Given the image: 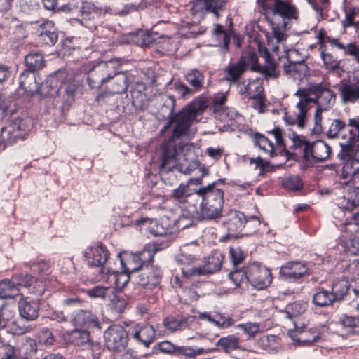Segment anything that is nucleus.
Instances as JSON below:
<instances>
[{
  "instance_id": "obj_1",
  "label": "nucleus",
  "mask_w": 359,
  "mask_h": 359,
  "mask_svg": "<svg viewBox=\"0 0 359 359\" xmlns=\"http://www.w3.org/2000/svg\"><path fill=\"white\" fill-rule=\"evenodd\" d=\"M172 107H174L172 106ZM207 107L205 100L198 99L184 107L180 112L173 114V108L169 115V120L161 129V133H170L169 139L161 144L162 154L161 162V172H169L177 169L184 174H189L198 166V161L191 164L187 163H177L178 149L182 150L184 144L181 139L189 137L191 135L190 127L197 115L203 111Z\"/></svg>"
},
{
  "instance_id": "obj_2",
  "label": "nucleus",
  "mask_w": 359,
  "mask_h": 359,
  "mask_svg": "<svg viewBox=\"0 0 359 359\" xmlns=\"http://www.w3.org/2000/svg\"><path fill=\"white\" fill-rule=\"evenodd\" d=\"M339 144L340 151L337 157L343 165V173L353 176L358 171L353 164L359 162V116L348 119V133L341 135Z\"/></svg>"
},
{
  "instance_id": "obj_3",
  "label": "nucleus",
  "mask_w": 359,
  "mask_h": 359,
  "mask_svg": "<svg viewBox=\"0 0 359 359\" xmlns=\"http://www.w3.org/2000/svg\"><path fill=\"white\" fill-rule=\"evenodd\" d=\"M213 182L196 191L201 198L200 211L203 218L212 219L221 216L224 204V191Z\"/></svg>"
},
{
  "instance_id": "obj_4",
  "label": "nucleus",
  "mask_w": 359,
  "mask_h": 359,
  "mask_svg": "<svg viewBox=\"0 0 359 359\" xmlns=\"http://www.w3.org/2000/svg\"><path fill=\"white\" fill-rule=\"evenodd\" d=\"M121 65L120 59H112L100 62H90L83 66L87 73V81L92 88H99L117 74L118 67Z\"/></svg>"
},
{
  "instance_id": "obj_5",
  "label": "nucleus",
  "mask_w": 359,
  "mask_h": 359,
  "mask_svg": "<svg viewBox=\"0 0 359 359\" xmlns=\"http://www.w3.org/2000/svg\"><path fill=\"white\" fill-rule=\"evenodd\" d=\"M260 224L257 217L247 219L243 213L231 210L228 214L227 219L224 222V226L228 231V235L233 237L238 236H249L257 230Z\"/></svg>"
},
{
  "instance_id": "obj_6",
  "label": "nucleus",
  "mask_w": 359,
  "mask_h": 359,
  "mask_svg": "<svg viewBox=\"0 0 359 359\" xmlns=\"http://www.w3.org/2000/svg\"><path fill=\"white\" fill-rule=\"evenodd\" d=\"M259 70L258 57L255 52L248 50L234 62H230L224 69V79L230 83H240L239 81L247 69Z\"/></svg>"
},
{
  "instance_id": "obj_7",
  "label": "nucleus",
  "mask_w": 359,
  "mask_h": 359,
  "mask_svg": "<svg viewBox=\"0 0 359 359\" xmlns=\"http://www.w3.org/2000/svg\"><path fill=\"white\" fill-rule=\"evenodd\" d=\"M302 90L307 95L309 103L316 104L317 109L327 111L335 103V93L323 83H311Z\"/></svg>"
},
{
  "instance_id": "obj_8",
  "label": "nucleus",
  "mask_w": 359,
  "mask_h": 359,
  "mask_svg": "<svg viewBox=\"0 0 359 359\" xmlns=\"http://www.w3.org/2000/svg\"><path fill=\"white\" fill-rule=\"evenodd\" d=\"M294 95L299 97V101L295 105L294 109L291 111H285L283 120L287 125H297L299 128L303 129L306 127L308 121V112L311 109L307 95L299 88Z\"/></svg>"
},
{
  "instance_id": "obj_9",
  "label": "nucleus",
  "mask_w": 359,
  "mask_h": 359,
  "mask_svg": "<svg viewBox=\"0 0 359 359\" xmlns=\"http://www.w3.org/2000/svg\"><path fill=\"white\" fill-rule=\"evenodd\" d=\"M247 281L252 287L258 290H263L269 286L272 282L270 270L265 266L252 263L247 267Z\"/></svg>"
},
{
  "instance_id": "obj_10",
  "label": "nucleus",
  "mask_w": 359,
  "mask_h": 359,
  "mask_svg": "<svg viewBox=\"0 0 359 359\" xmlns=\"http://www.w3.org/2000/svg\"><path fill=\"white\" fill-rule=\"evenodd\" d=\"M224 256L219 251L212 252V255L205 258L203 266L182 268V273L186 277L204 275L207 273H212L221 269Z\"/></svg>"
},
{
  "instance_id": "obj_11",
  "label": "nucleus",
  "mask_w": 359,
  "mask_h": 359,
  "mask_svg": "<svg viewBox=\"0 0 359 359\" xmlns=\"http://www.w3.org/2000/svg\"><path fill=\"white\" fill-rule=\"evenodd\" d=\"M106 346L114 351L125 349L128 341V332L121 325L114 324L108 327L104 333Z\"/></svg>"
},
{
  "instance_id": "obj_12",
  "label": "nucleus",
  "mask_w": 359,
  "mask_h": 359,
  "mask_svg": "<svg viewBox=\"0 0 359 359\" xmlns=\"http://www.w3.org/2000/svg\"><path fill=\"white\" fill-rule=\"evenodd\" d=\"M263 8H271L273 14L284 19H297L299 12L295 6L281 0H257Z\"/></svg>"
},
{
  "instance_id": "obj_13",
  "label": "nucleus",
  "mask_w": 359,
  "mask_h": 359,
  "mask_svg": "<svg viewBox=\"0 0 359 359\" xmlns=\"http://www.w3.org/2000/svg\"><path fill=\"white\" fill-rule=\"evenodd\" d=\"M337 205L343 210L352 211L359 206V188L346 183L343 187V195L337 199Z\"/></svg>"
},
{
  "instance_id": "obj_14",
  "label": "nucleus",
  "mask_w": 359,
  "mask_h": 359,
  "mask_svg": "<svg viewBox=\"0 0 359 359\" xmlns=\"http://www.w3.org/2000/svg\"><path fill=\"white\" fill-rule=\"evenodd\" d=\"M162 273L158 267H146L139 274L137 284L147 290H154L160 285Z\"/></svg>"
},
{
  "instance_id": "obj_15",
  "label": "nucleus",
  "mask_w": 359,
  "mask_h": 359,
  "mask_svg": "<svg viewBox=\"0 0 359 359\" xmlns=\"http://www.w3.org/2000/svg\"><path fill=\"white\" fill-rule=\"evenodd\" d=\"M85 257L88 264L94 266H102L108 259V251L102 244H97L95 246L87 248L85 251ZM107 269L102 267L100 272L105 273Z\"/></svg>"
},
{
  "instance_id": "obj_16",
  "label": "nucleus",
  "mask_w": 359,
  "mask_h": 359,
  "mask_svg": "<svg viewBox=\"0 0 359 359\" xmlns=\"http://www.w3.org/2000/svg\"><path fill=\"white\" fill-rule=\"evenodd\" d=\"M307 265L302 262H288L281 266L280 276L288 281H296L308 273Z\"/></svg>"
},
{
  "instance_id": "obj_17",
  "label": "nucleus",
  "mask_w": 359,
  "mask_h": 359,
  "mask_svg": "<svg viewBox=\"0 0 359 359\" xmlns=\"http://www.w3.org/2000/svg\"><path fill=\"white\" fill-rule=\"evenodd\" d=\"M339 92L341 100L344 104L359 103V79L342 81Z\"/></svg>"
},
{
  "instance_id": "obj_18",
  "label": "nucleus",
  "mask_w": 359,
  "mask_h": 359,
  "mask_svg": "<svg viewBox=\"0 0 359 359\" xmlns=\"http://www.w3.org/2000/svg\"><path fill=\"white\" fill-rule=\"evenodd\" d=\"M332 153V149L325 142L318 140L310 144L309 149H306V158L310 156L316 161L321 162L327 160Z\"/></svg>"
},
{
  "instance_id": "obj_19",
  "label": "nucleus",
  "mask_w": 359,
  "mask_h": 359,
  "mask_svg": "<svg viewBox=\"0 0 359 359\" xmlns=\"http://www.w3.org/2000/svg\"><path fill=\"white\" fill-rule=\"evenodd\" d=\"M71 322L74 326L87 328H101L97 317L90 311L79 310L74 313Z\"/></svg>"
},
{
  "instance_id": "obj_20",
  "label": "nucleus",
  "mask_w": 359,
  "mask_h": 359,
  "mask_svg": "<svg viewBox=\"0 0 359 359\" xmlns=\"http://www.w3.org/2000/svg\"><path fill=\"white\" fill-rule=\"evenodd\" d=\"M39 300L31 299L28 297L20 299L18 310L20 316L27 320L36 319L39 313Z\"/></svg>"
},
{
  "instance_id": "obj_21",
  "label": "nucleus",
  "mask_w": 359,
  "mask_h": 359,
  "mask_svg": "<svg viewBox=\"0 0 359 359\" xmlns=\"http://www.w3.org/2000/svg\"><path fill=\"white\" fill-rule=\"evenodd\" d=\"M324 39L332 47L342 50L344 55L352 57L355 61L359 62V46L355 42L344 44L338 38L325 36Z\"/></svg>"
},
{
  "instance_id": "obj_22",
  "label": "nucleus",
  "mask_w": 359,
  "mask_h": 359,
  "mask_svg": "<svg viewBox=\"0 0 359 359\" xmlns=\"http://www.w3.org/2000/svg\"><path fill=\"white\" fill-rule=\"evenodd\" d=\"M292 340L300 346H310L320 339L319 332L315 329L304 327L290 334Z\"/></svg>"
},
{
  "instance_id": "obj_23",
  "label": "nucleus",
  "mask_w": 359,
  "mask_h": 359,
  "mask_svg": "<svg viewBox=\"0 0 359 359\" xmlns=\"http://www.w3.org/2000/svg\"><path fill=\"white\" fill-rule=\"evenodd\" d=\"M345 18L342 20L344 28L353 27L359 29V1L352 0L344 8Z\"/></svg>"
},
{
  "instance_id": "obj_24",
  "label": "nucleus",
  "mask_w": 359,
  "mask_h": 359,
  "mask_svg": "<svg viewBox=\"0 0 359 359\" xmlns=\"http://www.w3.org/2000/svg\"><path fill=\"white\" fill-rule=\"evenodd\" d=\"M36 34L46 44L53 45L57 41V30L52 21L46 20L41 23L36 30Z\"/></svg>"
},
{
  "instance_id": "obj_25",
  "label": "nucleus",
  "mask_w": 359,
  "mask_h": 359,
  "mask_svg": "<svg viewBox=\"0 0 359 359\" xmlns=\"http://www.w3.org/2000/svg\"><path fill=\"white\" fill-rule=\"evenodd\" d=\"M133 338L148 346L154 340L155 331L153 327L148 324H138L134 327Z\"/></svg>"
},
{
  "instance_id": "obj_26",
  "label": "nucleus",
  "mask_w": 359,
  "mask_h": 359,
  "mask_svg": "<svg viewBox=\"0 0 359 359\" xmlns=\"http://www.w3.org/2000/svg\"><path fill=\"white\" fill-rule=\"evenodd\" d=\"M216 351L222 350L226 353L236 350H242L240 338L234 334H229L220 338L216 342Z\"/></svg>"
},
{
  "instance_id": "obj_27",
  "label": "nucleus",
  "mask_w": 359,
  "mask_h": 359,
  "mask_svg": "<svg viewBox=\"0 0 359 359\" xmlns=\"http://www.w3.org/2000/svg\"><path fill=\"white\" fill-rule=\"evenodd\" d=\"M119 257L123 269L128 273L135 272L143 266L137 253L125 252L120 254Z\"/></svg>"
},
{
  "instance_id": "obj_28",
  "label": "nucleus",
  "mask_w": 359,
  "mask_h": 359,
  "mask_svg": "<svg viewBox=\"0 0 359 359\" xmlns=\"http://www.w3.org/2000/svg\"><path fill=\"white\" fill-rule=\"evenodd\" d=\"M240 94L245 95L246 97L251 98L264 92V88L259 80L250 81L246 84L244 81L238 83Z\"/></svg>"
},
{
  "instance_id": "obj_29",
  "label": "nucleus",
  "mask_w": 359,
  "mask_h": 359,
  "mask_svg": "<svg viewBox=\"0 0 359 359\" xmlns=\"http://www.w3.org/2000/svg\"><path fill=\"white\" fill-rule=\"evenodd\" d=\"M196 190L191 189L188 184H182L174 189L172 198L181 203H189L197 197Z\"/></svg>"
},
{
  "instance_id": "obj_30",
  "label": "nucleus",
  "mask_w": 359,
  "mask_h": 359,
  "mask_svg": "<svg viewBox=\"0 0 359 359\" xmlns=\"http://www.w3.org/2000/svg\"><path fill=\"white\" fill-rule=\"evenodd\" d=\"M283 72L294 80L302 81L309 74V68L305 63L285 64Z\"/></svg>"
},
{
  "instance_id": "obj_31",
  "label": "nucleus",
  "mask_w": 359,
  "mask_h": 359,
  "mask_svg": "<svg viewBox=\"0 0 359 359\" xmlns=\"http://www.w3.org/2000/svg\"><path fill=\"white\" fill-rule=\"evenodd\" d=\"M27 122H29V120L14 119L6 126V130L4 132L5 135H8L11 133H15V137L24 139L27 132L29 130V125L27 124Z\"/></svg>"
},
{
  "instance_id": "obj_32",
  "label": "nucleus",
  "mask_w": 359,
  "mask_h": 359,
  "mask_svg": "<svg viewBox=\"0 0 359 359\" xmlns=\"http://www.w3.org/2000/svg\"><path fill=\"white\" fill-rule=\"evenodd\" d=\"M184 79L193 88L194 91H199L204 87V73L198 69L193 68L189 69L186 73Z\"/></svg>"
},
{
  "instance_id": "obj_33",
  "label": "nucleus",
  "mask_w": 359,
  "mask_h": 359,
  "mask_svg": "<svg viewBox=\"0 0 359 359\" xmlns=\"http://www.w3.org/2000/svg\"><path fill=\"white\" fill-rule=\"evenodd\" d=\"M350 290V284L347 279L341 278L333 282L330 292L335 302L341 301L347 295Z\"/></svg>"
},
{
  "instance_id": "obj_34",
  "label": "nucleus",
  "mask_w": 359,
  "mask_h": 359,
  "mask_svg": "<svg viewBox=\"0 0 359 359\" xmlns=\"http://www.w3.org/2000/svg\"><path fill=\"white\" fill-rule=\"evenodd\" d=\"M163 325L170 332H175L188 327L187 319L182 316H170L163 320Z\"/></svg>"
},
{
  "instance_id": "obj_35",
  "label": "nucleus",
  "mask_w": 359,
  "mask_h": 359,
  "mask_svg": "<svg viewBox=\"0 0 359 359\" xmlns=\"http://www.w3.org/2000/svg\"><path fill=\"white\" fill-rule=\"evenodd\" d=\"M20 294V288L16 285L13 278L4 279L0 282V298L4 300L14 298Z\"/></svg>"
},
{
  "instance_id": "obj_36",
  "label": "nucleus",
  "mask_w": 359,
  "mask_h": 359,
  "mask_svg": "<svg viewBox=\"0 0 359 359\" xmlns=\"http://www.w3.org/2000/svg\"><path fill=\"white\" fill-rule=\"evenodd\" d=\"M330 290L319 288L313 295L312 302L319 307L331 306L335 302Z\"/></svg>"
},
{
  "instance_id": "obj_37",
  "label": "nucleus",
  "mask_w": 359,
  "mask_h": 359,
  "mask_svg": "<svg viewBox=\"0 0 359 359\" xmlns=\"http://www.w3.org/2000/svg\"><path fill=\"white\" fill-rule=\"evenodd\" d=\"M67 340L74 346L85 348L86 345L89 344L90 334L86 330L75 329L67 333Z\"/></svg>"
},
{
  "instance_id": "obj_38",
  "label": "nucleus",
  "mask_w": 359,
  "mask_h": 359,
  "mask_svg": "<svg viewBox=\"0 0 359 359\" xmlns=\"http://www.w3.org/2000/svg\"><path fill=\"white\" fill-rule=\"evenodd\" d=\"M15 306L0 298V327H5L15 316Z\"/></svg>"
},
{
  "instance_id": "obj_39",
  "label": "nucleus",
  "mask_w": 359,
  "mask_h": 359,
  "mask_svg": "<svg viewBox=\"0 0 359 359\" xmlns=\"http://www.w3.org/2000/svg\"><path fill=\"white\" fill-rule=\"evenodd\" d=\"M216 351V348H194L193 346H177V353L178 355H183L188 358H196V356L212 353Z\"/></svg>"
},
{
  "instance_id": "obj_40",
  "label": "nucleus",
  "mask_w": 359,
  "mask_h": 359,
  "mask_svg": "<svg viewBox=\"0 0 359 359\" xmlns=\"http://www.w3.org/2000/svg\"><path fill=\"white\" fill-rule=\"evenodd\" d=\"M27 70L33 72L42 69L45 65V60L41 53L32 52L26 55L25 59Z\"/></svg>"
},
{
  "instance_id": "obj_41",
  "label": "nucleus",
  "mask_w": 359,
  "mask_h": 359,
  "mask_svg": "<svg viewBox=\"0 0 359 359\" xmlns=\"http://www.w3.org/2000/svg\"><path fill=\"white\" fill-rule=\"evenodd\" d=\"M115 289L109 286L97 285L86 291V294L91 298H101L102 299H111L114 295Z\"/></svg>"
},
{
  "instance_id": "obj_42",
  "label": "nucleus",
  "mask_w": 359,
  "mask_h": 359,
  "mask_svg": "<svg viewBox=\"0 0 359 359\" xmlns=\"http://www.w3.org/2000/svg\"><path fill=\"white\" fill-rule=\"evenodd\" d=\"M80 11L83 20H94L102 15L101 8L90 2L83 3Z\"/></svg>"
},
{
  "instance_id": "obj_43",
  "label": "nucleus",
  "mask_w": 359,
  "mask_h": 359,
  "mask_svg": "<svg viewBox=\"0 0 359 359\" xmlns=\"http://www.w3.org/2000/svg\"><path fill=\"white\" fill-rule=\"evenodd\" d=\"M105 273L107 274V282H114L117 288H123L130 280V273L126 271L122 273H117L107 269Z\"/></svg>"
},
{
  "instance_id": "obj_44",
  "label": "nucleus",
  "mask_w": 359,
  "mask_h": 359,
  "mask_svg": "<svg viewBox=\"0 0 359 359\" xmlns=\"http://www.w3.org/2000/svg\"><path fill=\"white\" fill-rule=\"evenodd\" d=\"M348 127V123L339 118H335L331 122L329 128L326 133V135L329 139L341 138V135L345 133L342 131L346 127ZM348 131L346 133H347Z\"/></svg>"
},
{
  "instance_id": "obj_45",
  "label": "nucleus",
  "mask_w": 359,
  "mask_h": 359,
  "mask_svg": "<svg viewBox=\"0 0 359 359\" xmlns=\"http://www.w3.org/2000/svg\"><path fill=\"white\" fill-rule=\"evenodd\" d=\"M20 86L25 91L32 92L36 88V82L33 72L25 70L20 74Z\"/></svg>"
},
{
  "instance_id": "obj_46",
  "label": "nucleus",
  "mask_w": 359,
  "mask_h": 359,
  "mask_svg": "<svg viewBox=\"0 0 359 359\" xmlns=\"http://www.w3.org/2000/svg\"><path fill=\"white\" fill-rule=\"evenodd\" d=\"M320 57L323 62V65L329 72H334L340 69V60L330 53L325 51V48L321 46Z\"/></svg>"
},
{
  "instance_id": "obj_47",
  "label": "nucleus",
  "mask_w": 359,
  "mask_h": 359,
  "mask_svg": "<svg viewBox=\"0 0 359 359\" xmlns=\"http://www.w3.org/2000/svg\"><path fill=\"white\" fill-rule=\"evenodd\" d=\"M236 327L242 330L248 336V339L254 338L257 334L264 331V327L261 323L253 322L241 323Z\"/></svg>"
},
{
  "instance_id": "obj_48",
  "label": "nucleus",
  "mask_w": 359,
  "mask_h": 359,
  "mask_svg": "<svg viewBox=\"0 0 359 359\" xmlns=\"http://www.w3.org/2000/svg\"><path fill=\"white\" fill-rule=\"evenodd\" d=\"M258 344L267 351H273L278 348L280 341L276 335H267L260 337L258 340Z\"/></svg>"
},
{
  "instance_id": "obj_49",
  "label": "nucleus",
  "mask_w": 359,
  "mask_h": 359,
  "mask_svg": "<svg viewBox=\"0 0 359 359\" xmlns=\"http://www.w3.org/2000/svg\"><path fill=\"white\" fill-rule=\"evenodd\" d=\"M258 66L260 67V69L254 70L255 72L264 73L271 77H277L279 74L276 62L268 54L266 55L265 65L262 66L258 63Z\"/></svg>"
},
{
  "instance_id": "obj_50",
  "label": "nucleus",
  "mask_w": 359,
  "mask_h": 359,
  "mask_svg": "<svg viewBox=\"0 0 359 359\" xmlns=\"http://www.w3.org/2000/svg\"><path fill=\"white\" fill-rule=\"evenodd\" d=\"M344 329L349 334H359V318L353 316H344L340 320Z\"/></svg>"
},
{
  "instance_id": "obj_51",
  "label": "nucleus",
  "mask_w": 359,
  "mask_h": 359,
  "mask_svg": "<svg viewBox=\"0 0 359 359\" xmlns=\"http://www.w3.org/2000/svg\"><path fill=\"white\" fill-rule=\"evenodd\" d=\"M116 81L112 87V92L114 93H123L127 90L128 86V78L124 73L119 72L117 70V74L114 76Z\"/></svg>"
},
{
  "instance_id": "obj_52",
  "label": "nucleus",
  "mask_w": 359,
  "mask_h": 359,
  "mask_svg": "<svg viewBox=\"0 0 359 359\" xmlns=\"http://www.w3.org/2000/svg\"><path fill=\"white\" fill-rule=\"evenodd\" d=\"M159 250L155 244H148L145 248L140 252L137 253L140 259L142 264L146 263H150L153 261L155 253Z\"/></svg>"
},
{
  "instance_id": "obj_53",
  "label": "nucleus",
  "mask_w": 359,
  "mask_h": 359,
  "mask_svg": "<svg viewBox=\"0 0 359 359\" xmlns=\"http://www.w3.org/2000/svg\"><path fill=\"white\" fill-rule=\"evenodd\" d=\"M255 144L265 152L268 153L270 156H273L274 154V145L273 142L263 135L255 134Z\"/></svg>"
},
{
  "instance_id": "obj_54",
  "label": "nucleus",
  "mask_w": 359,
  "mask_h": 359,
  "mask_svg": "<svg viewBox=\"0 0 359 359\" xmlns=\"http://www.w3.org/2000/svg\"><path fill=\"white\" fill-rule=\"evenodd\" d=\"M304 304L299 302H293L288 304L285 311H283L284 317L288 319H293L304 311Z\"/></svg>"
},
{
  "instance_id": "obj_55",
  "label": "nucleus",
  "mask_w": 359,
  "mask_h": 359,
  "mask_svg": "<svg viewBox=\"0 0 359 359\" xmlns=\"http://www.w3.org/2000/svg\"><path fill=\"white\" fill-rule=\"evenodd\" d=\"M29 268L34 274L40 276L42 279H45L50 273V266L45 261L33 262Z\"/></svg>"
},
{
  "instance_id": "obj_56",
  "label": "nucleus",
  "mask_w": 359,
  "mask_h": 359,
  "mask_svg": "<svg viewBox=\"0 0 359 359\" xmlns=\"http://www.w3.org/2000/svg\"><path fill=\"white\" fill-rule=\"evenodd\" d=\"M283 187L289 191H299L303 187V182L297 176H290L283 180Z\"/></svg>"
},
{
  "instance_id": "obj_57",
  "label": "nucleus",
  "mask_w": 359,
  "mask_h": 359,
  "mask_svg": "<svg viewBox=\"0 0 359 359\" xmlns=\"http://www.w3.org/2000/svg\"><path fill=\"white\" fill-rule=\"evenodd\" d=\"M200 1L203 3V4L207 11L214 13V15L217 18L219 17L218 11L221 10L225 4V1L224 0H200Z\"/></svg>"
},
{
  "instance_id": "obj_58",
  "label": "nucleus",
  "mask_w": 359,
  "mask_h": 359,
  "mask_svg": "<svg viewBox=\"0 0 359 359\" xmlns=\"http://www.w3.org/2000/svg\"><path fill=\"white\" fill-rule=\"evenodd\" d=\"M236 320L229 316H225L222 313H216L215 315V320L213 324L220 329H226L234 325Z\"/></svg>"
},
{
  "instance_id": "obj_59",
  "label": "nucleus",
  "mask_w": 359,
  "mask_h": 359,
  "mask_svg": "<svg viewBox=\"0 0 359 359\" xmlns=\"http://www.w3.org/2000/svg\"><path fill=\"white\" fill-rule=\"evenodd\" d=\"M285 53L288 64L305 63V55L296 49L285 50Z\"/></svg>"
},
{
  "instance_id": "obj_60",
  "label": "nucleus",
  "mask_w": 359,
  "mask_h": 359,
  "mask_svg": "<svg viewBox=\"0 0 359 359\" xmlns=\"http://www.w3.org/2000/svg\"><path fill=\"white\" fill-rule=\"evenodd\" d=\"M36 338L39 344L45 346L53 345L55 341L51 331L47 328H43L39 331L36 335Z\"/></svg>"
},
{
  "instance_id": "obj_61",
  "label": "nucleus",
  "mask_w": 359,
  "mask_h": 359,
  "mask_svg": "<svg viewBox=\"0 0 359 359\" xmlns=\"http://www.w3.org/2000/svg\"><path fill=\"white\" fill-rule=\"evenodd\" d=\"M144 89V86L142 83H138L136 88L133 90L132 98L134 104L141 107L144 104L147 96L144 93H142V90Z\"/></svg>"
},
{
  "instance_id": "obj_62",
  "label": "nucleus",
  "mask_w": 359,
  "mask_h": 359,
  "mask_svg": "<svg viewBox=\"0 0 359 359\" xmlns=\"http://www.w3.org/2000/svg\"><path fill=\"white\" fill-rule=\"evenodd\" d=\"M6 126L1 129L0 134V150H4L7 146L15 142L19 137H15V133H11L8 135H5Z\"/></svg>"
},
{
  "instance_id": "obj_63",
  "label": "nucleus",
  "mask_w": 359,
  "mask_h": 359,
  "mask_svg": "<svg viewBox=\"0 0 359 359\" xmlns=\"http://www.w3.org/2000/svg\"><path fill=\"white\" fill-rule=\"evenodd\" d=\"M110 308L117 313H121L126 309L127 303L126 300L115 294L111 298Z\"/></svg>"
},
{
  "instance_id": "obj_64",
  "label": "nucleus",
  "mask_w": 359,
  "mask_h": 359,
  "mask_svg": "<svg viewBox=\"0 0 359 359\" xmlns=\"http://www.w3.org/2000/svg\"><path fill=\"white\" fill-rule=\"evenodd\" d=\"M355 231V234L351 235L346 244L348 250L353 253H356L359 251V230L358 227H356Z\"/></svg>"
}]
</instances>
